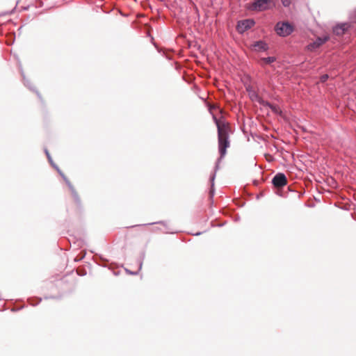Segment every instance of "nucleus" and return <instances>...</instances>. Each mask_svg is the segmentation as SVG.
<instances>
[{
    "instance_id": "obj_3",
    "label": "nucleus",
    "mask_w": 356,
    "mask_h": 356,
    "mask_svg": "<svg viewBox=\"0 0 356 356\" xmlns=\"http://www.w3.org/2000/svg\"><path fill=\"white\" fill-rule=\"evenodd\" d=\"M271 0H255L254 2L249 3L247 8L252 11L261 12L268 8V3Z\"/></svg>"
},
{
    "instance_id": "obj_10",
    "label": "nucleus",
    "mask_w": 356,
    "mask_h": 356,
    "mask_svg": "<svg viewBox=\"0 0 356 356\" xmlns=\"http://www.w3.org/2000/svg\"><path fill=\"white\" fill-rule=\"evenodd\" d=\"M67 186L71 192V195L74 199L75 204H76V206L78 207H81V198H80L77 191H76V189L74 188V187L73 186V185L72 184Z\"/></svg>"
},
{
    "instance_id": "obj_19",
    "label": "nucleus",
    "mask_w": 356,
    "mask_h": 356,
    "mask_svg": "<svg viewBox=\"0 0 356 356\" xmlns=\"http://www.w3.org/2000/svg\"><path fill=\"white\" fill-rule=\"evenodd\" d=\"M124 270L126 271V273L129 275H134V270H129L127 268H124Z\"/></svg>"
},
{
    "instance_id": "obj_15",
    "label": "nucleus",
    "mask_w": 356,
    "mask_h": 356,
    "mask_svg": "<svg viewBox=\"0 0 356 356\" xmlns=\"http://www.w3.org/2000/svg\"><path fill=\"white\" fill-rule=\"evenodd\" d=\"M86 256V252L81 253L79 257H76L74 259L75 261L78 262L82 260Z\"/></svg>"
},
{
    "instance_id": "obj_22",
    "label": "nucleus",
    "mask_w": 356,
    "mask_h": 356,
    "mask_svg": "<svg viewBox=\"0 0 356 356\" xmlns=\"http://www.w3.org/2000/svg\"><path fill=\"white\" fill-rule=\"evenodd\" d=\"M44 299H49V298H56L55 296H44Z\"/></svg>"
},
{
    "instance_id": "obj_17",
    "label": "nucleus",
    "mask_w": 356,
    "mask_h": 356,
    "mask_svg": "<svg viewBox=\"0 0 356 356\" xmlns=\"http://www.w3.org/2000/svg\"><path fill=\"white\" fill-rule=\"evenodd\" d=\"M76 273L77 274L79 275V276H84L86 275V270L85 269H82V270H76Z\"/></svg>"
},
{
    "instance_id": "obj_20",
    "label": "nucleus",
    "mask_w": 356,
    "mask_h": 356,
    "mask_svg": "<svg viewBox=\"0 0 356 356\" xmlns=\"http://www.w3.org/2000/svg\"><path fill=\"white\" fill-rule=\"evenodd\" d=\"M24 307V306H22V307H18V308H13V309H11V311H12V312H17V311H19V310H20V309H23Z\"/></svg>"
},
{
    "instance_id": "obj_16",
    "label": "nucleus",
    "mask_w": 356,
    "mask_h": 356,
    "mask_svg": "<svg viewBox=\"0 0 356 356\" xmlns=\"http://www.w3.org/2000/svg\"><path fill=\"white\" fill-rule=\"evenodd\" d=\"M281 1L284 7H289L291 4V0H281Z\"/></svg>"
},
{
    "instance_id": "obj_21",
    "label": "nucleus",
    "mask_w": 356,
    "mask_h": 356,
    "mask_svg": "<svg viewBox=\"0 0 356 356\" xmlns=\"http://www.w3.org/2000/svg\"><path fill=\"white\" fill-rule=\"evenodd\" d=\"M166 233H175V232L171 231L170 229L166 228L165 231Z\"/></svg>"
},
{
    "instance_id": "obj_23",
    "label": "nucleus",
    "mask_w": 356,
    "mask_h": 356,
    "mask_svg": "<svg viewBox=\"0 0 356 356\" xmlns=\"http://www.w3.org/2000/svg\"><path fill=\"white\" fill-rule=\"evenodd\" d=\"M120 14H121V15H122V16H125V17H127V16H128V15H129V14H124V13H122V12H120Z\"/></svg>"
},
{
    "instance_id": "obj_13",
    "label": "nucleus",
    "mask_w": 356,
    "mask_h": 356,
    "mask_svg": "<svg viewBox=\"0 0 356 356\" xmlns=\"http://www.w3.org/2000/svg\"><path fill=\"white\" fill-rule=\"evenodd\" d=\"M41 301H42L41 298L35 297V298H28L29 303L33 306H35V305H38Z\"/></svg>"
},
{
    "instance_id": "obj_24",
    "label": "nucleus",
    "mask_w": 356,
    "mask_h": 356,
    "mask_svg": "<svg viewBox=\"0 0 356 356\" xmlns=\"http://www.w3.org/2000/svg\"><path fill=\"white\" fill-rule=\"evenodd\" d=\"M113 273H114L115 275H119V271H118V272L117 271H114Z\"/></svg>"
},
{
    "instance_id": "obj_14",
    "label": "nucleus",
    "mask_w": 356,
    "mask_h": 356,
    "mask_svg": "<svg viewBox=\"0 0 356 356\" xmlns=\"http://www.w3.org/2000/svg\"><path fill=\"white\" fill-rule=\"evenodd\" d=\"M44 152H45L47 158L49 162L50 163L51 165L55 169V166H58V165L54 162L47 149H46V148L44 149Z\"/></svg>"
},
{
    "instance_id": "obj_1",
    "label": "nucleus",
    "mask_w": 356,
    "mask_h": 356,
    "mask_svg": "<svg viewBox=\"0 0 356 356\" xmlns=\"http://www.w3.org/2000/svg\"><path fill=\"white\" fill-rule=\"evenodd\" d=\"M213 120L216 122L218 129V149L220 154V158L218 159L216 166H215V172L211 176L210 181L211 183V187L210 190V195L213 197L214 195V179L216 177V172L218 170L219 163L220 160L225 156L227 152V148L229 146V126L225 122H220L216 117H213Z\"/></svg>"
},
{
    "instance_id": "obj_8",
    "label": "nucleus",
    "mask_w": 356,
    "mask_h": 356,
    "mask_svg": "<svg viewBox=\"0 0 356 356\" xmlns=\"http://www.w3.org/2000/svg\"><path fill=\"white\" fill-rule=\"evenodd\" d=\"M348 27L349 26L347 23L338 24L333 28V33L338 36L343 35Z\"/></svg>"
},
{
    "instance_id": "obj_18",
    "label": "nucleus",
    "mask_w": 356,
    "mask_h": 356,
    "mask_svg": "<svg viewBox=\"0 0 356 356\" xmlns=\"http://www.w3.org/2000/svg\"><path fill=\"white\" fill-rule=\"evenodd\" d=\"M328 79L327 74H323L321 76L320 80L321 82H325Z\"/></svg>"
},
{
    "instance_id": "obj_4",
    "label": "nucleus",
    "mask_w": 356,
    "mask_h": 356,
    "mask_svg": "<svg viewBox=\"0 0 356 356\" xmlns=\"http://www.w3.org/2000/svg\"><path fill=\"white\" fill-rule=\"evenodd\" d=\"M255 24V22L253 19H248L239 21L237 24V31L238 32L243 33L245 32L247 30L251 29L254 25Z\"/></svg>"
},
{
    "instance_id": "obj_12",
    "label": "nucleus",
    "mask_w": 356,
    "mask_h": 356,
    "mask_svg": "<svg viewBox=\"0 0 356 356\" xmlns=\"http://www.w3.org/2000/svg\"><path fill=\"white\" fill-rule=\"evenodd\" d=\"M55 169L58 172V173L60 175V177L63 178V179L65 181L67 186H69L71 184V182L68 179V178L65 175V174L62 172V170L58 168V166H55Z\"/></svg>"
},
{
    "instance_id": "obj_9",
    "label": "nucleus",
    "mask_w": 356,
    "mask_h": 356,
    "mask_svg": "<svg viewBox=\"0 0 356 356\" xmlns=\"http://www.w3.org/2000/svg\"><path fill=\"white\" fill-rule=\"evenodd\" d=\"M252 47L257 51H266L268 49V44L263 40H258L254 42Z\"/></svg>"
},
{
    "instance_id": "obj_2",
    "label": "nucleus",
    "mask_w": 356,
    "mask_h": 356,
    "mask_svg": "<svg viewBox=\"0 0 356 356\" xmlns=\"http://www.w3.org/2000/svg\"><path fill=\"white\" fill-rule=\"evenodd\" d=\"M293 30V26L288 22H279L275 26L276 33L281 37H286L291 35Z\"/></svg>"
},
{
    "instance_id": "obj_11",
    "label": "nucleus",
    "mask_w": 356,
    "mask_h": 356,
    "mask_svg": "<svg viewBox=\"0 0 356 356\" xmlns=\"http://www.w3.org/2000/svg\"><path fill=\"white\" fill-rule=\"evenodd\" d=\"M275 60H276V58L275 56L263 57L259 59V64L261 67H264L266 65L272 64Z\"/></svg>"
},
{
    "instance_id": "obj_6",
    "label": "nucleus",
    "mask_w": 356,
    "mask_h": 356,
    "mask_svg": "<svg viewBox=\"0 0 356 356\" xmlns=\"http://www.w3.org/2000/svg\"><path fill=\"white\" fill-rule=\"evenodd\" d=\"M330 37L328 35L318 37L313 42L310 43L308 45V49L312 51L316 49H318L323 44H325L327 41H328Z\"/></svg>"
},
{
    "instance_id": "obj_7",
    "label": "nucleus",
    "mask_w": 356,
    "mask_h": 356,
    "mask_svg": "<svg viewBox=\"0 0 356 356\" xmlns=\"http://www.w3.org/2000/svg\"><path fill=\"white\" fill-rule=\"evenodd\" d=\"M21 74H22V79H23V82H24V86L26 87H27L28 88H29L31 91L35 92V94L37 95L38 97L42 101V99L41 94L36 89V88L32 85L31 81L28 79H26V77L25 76V74H24V71L22 70V69H21Z\"/></svg>"
},
{
    "instance_id": "obj_5",
    "label": "nucleus",
    "mask_w": 356,
    "mask_h": 356,
    "mask_svg": "<svg viewBox=\"0 0 356 356\" xmlns=\"http://www.w3.org/2000/svg\"><path fill=\"white\" fill-rule=\"evenodd\" d=\"M272 184L277 188H282L286 185L287 180L285 175L281 172L275 175L272 179Z\"/></svg>"
}]
</instances>
